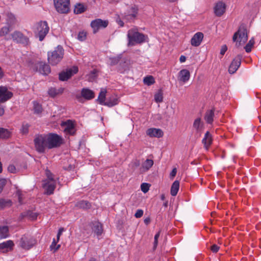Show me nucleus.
I'll use <instances>...</instances> for the list:
<instances>
[{
    "label": "nucleus",
    "instance_id": "obj_1",
    "mask_svg": "<svg viewBox=\"0 0 261 261\" xmlns=\"http://www.w3.org/2000/svg\"><path fill=\"white\" fill-rule=\"evenodd\" d=\"M128 39L127 45L134 46L137 44H142L145 42L148 39L147 35L140 33L137 28L129 29L127 34Z\"/></svg>",
    "mask_w": 261,
    "mask_h": 261
},
{
    "label": "nucleus",
    "instance_id": "obj_2",
    "mask_svg": "<svg viewBox=\"0 0 261 261\" xmlns=\"http://www.w3.org/2000/svg\"><path fill=\"white\" fill-rule=\"evenodd\" d=\"M233 41L236 42V45L239 46L245 43L248 40L247 31L244 24H241L232 37Z\"/></svg>",
    "mask_w": 261,
    "mask_h": 261
},
{
    "label": "nucleus",
    "instance_id": "obj_3",
    "mask_svg": "<svg viewBox=\"0 0 261 261\" xmlns=\"http://www.w3.org/2000/svg\"><path fill=\"white\" fill-rule=\"evenodd\" d=\"M64 56L63 47L58 45L52 51L48 52V61L51 65H56L62 59Z\"/></svg>",
    "mask_w": 261,
    "mask_h": 261
},
{
    "label": "nucleus",
    "instance_id": "obj_4",
    "mask_svg": "<svg viewBox=\"0 0 261 261\" xmlns=\"http://www.w3.org/2000/svg\"><path fill=\"white\" fill-rule=\"evenodd\" d=\"M49 28L46 21H40L38 22L35 28L34 32L36 36L39 37V41H42L46 36Z\"/></svg>",
    "mask_w": 261,
    "mask_h": 261
},
{
    "label": "nucleus",
    "instance_id": "obj_5",
    "mask_svg": "<svg viewBox=\"0 0 261 261\" xmlns=\"http://www.w3.org/2000/svg\"><path fill=\"white\" fill-rule=\"evenodd\" d=\"M34 144L36 150L40 153L44 152L48 148L46 135L44 134L36 135L34 139Z\"/></svg>",
    "mask_w": 261,
    "mask_h": 261
},
{
    "label": "nucleus",
    "instance_id": "obj_6",
    "mask_svg": "<svg viewBox=\"0 0 261 261\" xmlns=\"http://www.w3.org/2000/svg\"><path fill=\"white\" fill-rule=\"evenodd\" d=\"M46 135L48 149L57 147L62 144V138L56 134H49Z\"/></svg>",
    "mask_w": 261,
    "mask_h": 261
},
{
    "label": "nucleus",
    "instance_id": "obj_7",
    "mask_svg": "<svg viewBox=\"0 0 261 261\" xmlns=\"http://www.w3.org/2000/svg\"><path fill=\"white\" fill-rule=\"evenodd\" d=\"M36 243V240L31 236L29 234L23 235L20 241V246L25 250H29Z\"/></svg>",
    "mask_w": 261,
    "mask_h": 261
},
{
    "label": "nucleus",
    "instance_id": "obj_8",
    "mask_svg": "<svg viewBox=\"0 0 261 261\" xmlns=\"http://www.w3.org/2000/svg\"><path fill=\"white\" fill-rule=\"evenodd\" d=\"M57 11L61 13H66L69 10L70 0H54Z\"/></svg>",
    "mask_w": 261,
    "mask_h": 261
},
{
    "label": "nucleus",
    "instance_id": "obj_9",
    "mask_svg": "<svg viewBox=\"0 0 261 261\" xmlns=\"http://www.w3.org/2000/svg\"><path fill=\"white\" fill-rule=\"evenodd\" d=\"M76 99L79 102H82L83 98L89 100L94 97V93L88 88H83L81 91V94H77L75 95Z\"/></svg>",
    "mask_w": 261,
    "mask_h": 261
},
{
    "label": "nucleus",
    "instance_id": "obj_10",
    "mask_svg": "<svg viewBox=\"0 0 261 261\" xmlns=\"http://www.w3.org/2000/svg\"><path fill=\"white\" fill-rule=\"evenodd\" d=\"M109 23L108 20H103L101 19H96L91 22V27L93 29V33H96L100 29L106 28Z\"/></svg>",
    "mask_w": 261,
    "mask_h": 261
},
{
    "label": "nucleus",
    "instance_id": "obj_11",
    "mask_svg": "<svg viewBox=\"0 0 261 261\" xmlns=\"http://www.w3.org/2000/svg\"><path fill=\"white\" fill-rule=\"evenodd\" d=\"M12 38L14 41L21 43L24 45H27L29 43V38L19 31H15L12 34Z\"/></svg>",
    "mask_w": 261,
    "mask_h": 261
},
{
    "label": "nucleus",
    "instance_id": "obj_12",
    "mask_svg": "<svg viewBox=\"0 0 261 261\" xmlns=\"http://www.w3.org/2000/svg\"><path fill=\"white\" fill-rule=\"evenodd\" d=\"M33 69L36 71H39L43 75H47L50 72L49 66L43 62H39L36 63Z\"/></svg>",
    "mask_w": 261,
    "mask_h": 261
},
{
    "label": "nucleus",
    "instance_id": "obj_13",
    "mask_svg": "<svg viewBox=\"0 0 261 261\" xmlns=\"http://www.w3.org/2000/svg\"><path fill=\"white\" fill-rule=\"evenodd\" d=\"M242 56L238 55L232 61L228 69V72L230 74L234 73L240 67L241 63Z\"/></svg>",
    "mask_w": 261,
    "mask_h": 261
},
{
    "label": "nucleus",
    "instance_id": "obj_14",
    "mask_svg": "<svg viewBox=\"0 0 261 261\" xmlns=\"http://www.w3.org/2000/svg\"><path fill=\"white\" fill-rule=\"evenodd\" d=\"M13 96V93L9 91L6 87H0V102H4L10 99Z\"/></svg>",
    "mask_w": 261,
    "mask_h": 261
},
{
    "label": "nucleus",
    "instance_id": "obj_15",
    "mask_svg": "<svg viewBox=\"0 0 261 261\" xmlns=\"http://www.w3.org/2000/svg\"><path fill=\"white\" fill-rule=\"evenodd\" d=\"M62 126H64V132L67 134L73 135L75 133L74 125L72 122L68 120L66 122L62 123Z\"/></svg>",
    "mask_w": 261,
    "mask_h": 261
},
{
    "label": "nucleus",
    "instance_id": "obj_16",
    "mask_svg": "<svg viewBox=\"0 0 261 261\" xmlns=\"http://www.w3.org/2000/svg\"><path fill=\"white\" fill-rule=\"evenodd\" d=\"M203 38V34L201 32H197L194 34L191 40V44L193 46H198L200 45Z\"/></svg>",
    "mask_w": 261,
    "mask_h": 261
},
{
    "label": "nucleus",
    "instance_id": "obj_17",
    "mask_svg": "<svg viewBox=\"0 0 261 261\" xmlns=\"http://www.w3.org/2000/svg\"><path fill=\"white\" fill-rule=\"evenodd\" d=\"M14 244L12 241L8 240L0 243V252L6 253L12 250Z\"/></svg>",
    "mask_w": 261,
    "mask_h": 261
},
{
    "label": "nucleus",
    "instance_id": "obj_18",
    "mask_svg": "<svg viewBox=\"0 0 261 261\" xmlns=\"http://www.w3.org/2000/svg\"><path fill=\"white\" fill-rule=\"evenodd\" d=\"M226 5L222 2L217 3L214 7V13L217 16H221L225 11Z\"/></svg>",
    "mask_w": 261,
    "mask_h": 261
},
{
    "label": "nucleus",
    "instance_id": "obj_19",
    "mask_svg": "<svg viewBox=\"0 0 261 261\" xmlns=\"http://www.w3.org/2000/svg\"><path fill=\"white\" fill-rule=\"evenodd\" d=\"M146 134L150 137L160 138L163 136V132L159 128H150L146 130Z\"/></svg>",
    "mask_w": 261,
    "mask_h": 261
},
{
    "label": "nucleus",
    "instance_id": "obj_20",
    "mask_svg": "<svg viewBox=\"0 0 261 261\" xmlns=\"http://www.w3.org/2000/svg\"><path fill=\"white\" fill-rule=\"evenodd\" d=\"M193 127L195 129L196 133L200 136L204 127L203 123L201 121L200 118H197L194 120Z\"/></svg>",
    "mask_w": 261,
    "mask_h": 261
},
{
    "label": "nucleus",
    "instance_id": "obj_21",
    "mask_svg": "<svg viewBox=\"0 0 261 261\" xmlns=\"http://www.w3.org/2000/svg\"><path fill=\"white\" fill-rule=\"evenodd\" d=\"M190 76V73L189 71L187 69H182L179 71L178 79L179 81L186 83L189 80Z\"/></svg>",
    "mask_w": 261,
    "mask_h": 261
},
{
    "label": "nucleus",
    "instance_id": "obj_22",
    "mask_svg": "<svg viewBox=\"0 0 261 261\" xmlns=\"http://www.w3.org/2000/svg\"><path fill=\"white\" fill-rule=\"evenodd\" d=\"M153 161L151 159H146L142 164V166L140 168L141 173L145 172L149 170L153 165Z\"/></svg>",
    "mask_w": 261,
    "mask_h": 261
},
{
    "label": "nucleus",
    "instance_id": "obj_23",
    "mask_svg": "<svg viewBox=\"0 0 261 261\" xmlns=\"http://www.w3.org/2000/svg\"><path fill=\"white\" fill-rule=\"evenodd\" d=\"M92 229L98 237L102 234L103 231L102 224L99 222H93Z\"/></svg>",
    "mask_w": 261,
    "mask_h": 261
},
{
    "label": "nucleus",
    "instance_id": "obj_24",
    "mask_svg": "<svg viewBox=\"0 0 261 261\" xmlns=\"http://www.w3.org/2000/svg\"><path fill=\"white\" fill-rule=\"evenodd\" d=\"M138 13V9L136 7H132L130 11L127 13H125L124 18L127 20L134 19Z\"/></svg>",
    "mask_w": 261,
    "mask_h": 261
},
{
    "label": "nucleus",
    "instance_id": "obj_25",
    "mask_svg": "<svg viewBox=\"0 0 261 261\" xmlns=\"http://www.w3.org/2000/svg\"><path fill=\"white\" fill-rule=\"evenodd\" d=\"M214 109L208 110L204 115V119L208 124H212L214 121Z\"/></svg>",
    "mask_w": 261,
    "mask_h": 261
},
{
    "label": "nucleus",
    "instance_id": "obj_26",
    "mask_svg": "<svg viewBox=\"0 0 261 261\" xmlns=\"http://www.w3.org/2000/svg\"><path fill=\"white\" fill-rule=\"evenodd\" d=\"M43 187L46 190V193L47 195H51L54 193L56 187L55 182V181H51L50 182H47L43 185Z\"/></svg>",
    "mask_w": 261,
    "mask_h": 261
},
{
    "label": "nucleus",
    "instance_id": "obj_27",
    "mask_svg": "<svg viewBox=\"0 0 261 261\" xmlns=\"http://www.w3.org/2000/svg\"><path fill=\"white\" fill-rule=\"evenodd\" d=\"M91 204L86 200L79 201L75 204V206L77 208H81L83 210L89 209L91 207Z\"/></svg>",
    "mask_w": 261,
    "mask_h": 261
},
{
    "label": "nucleus",
    "instance_id": "obj_28",
    "mask_svg": "<svg viewBox=\"0 0 261 261\" xmlns=\"http://www.w3.org/2000/svg\"><path fill=\"white\" fill-rule=\"evenodd\" d=\"M202 142L206 148L211 145L212 142V135L209 132H206L205 134L204 137L202 139Z\"/></svg>",
    "mask_w": 261,
    "mask_h": 261
},
{
    "label": "nucleus",
    "instance_id": "obj_29",
    "mask_svg": "<svg viewBox=\"0 0 261 261\" xmlns=\"http://www.w3.org/2000/svg\"><path fill=\"white\" fill-rule=\"evenodd\" d=\"M72 70L69 69L66 72L63 71L59 74V80L62 81H65L69 79L72 75Z\"/></svg>",
    "mask_w": 261,
    "mask_h": 261
},
{
    "label": "nucleus",
    "instance_id": "obj_30",
    "mask_svg": "<svg viewBox=\"0 0 261 261\" xmlns=\"http://www.w3.org/2000/svg\"><path fill=\"white\" fill-rule=\"evenodd\" d=\"M179 182L177 180H175L172 184L171 187L170 193L172 196H175L177 195L179 190Z\"/></svg>",
    "mask_w": 261,
    "mask_h": 261
},
{
    "label": "nucleus",
    "instance_id": "obj_31",
    "mask_svg": "<svg viewBox=\"0 0 261 261\" xmlns=\"http://www.w3.org/2000/svg\"><path fill=\"white\" fill-rule=\"evenodd\" d=\"M9 237V228L7 226H0V239Z\"/></svg>",
    "mask_w": 261,
    "mask_h": 261
},
{
    "label": "nucleus",
    "instance_id": "obj_32",
    "mask_svg": "<svg viewBox=\"0 0 261 261\" xmlns=\"http://www.w3.org/2000/svg\"><path fill=\"white\" fill-rule=\"evenodd\" d=\"M86 10V8L82 4H76L75 5L74 12L75 14H79L84 12Z\"/></svg>",
    "mask_w": 261,
    "mask_h": 261
},
{
    "label": "nucleus",
    "instance_id": "obj_33",
    "mask_svg": "<svg viewBox=\"0 0 261 261\" xmlns=\"http://www.w3.org/2000/svg\"><path fill=\"white\" fill-rule=\"evenodd\" d=\"M119 100L117 97H110L105 103V105L109 107H113L118 103Z\"/></svg>",
    "mask_w": 261,
    "mask_h": 261
},
{
    "label": "nucleus",
    "instance_id": "obj_34",
    "mask_svg": "<svg viewBox=\"0 0 261 261\" xmlns=\"http://www.w3.org/2000/svg\"><path fill=\"white\" fill-rule=\"evenodd\" d=\"M63 91V89H60L57 90L55 88H50L48 90V94L50 96L54 97L58 94L62 93Z\"/></svg>",
    "mask_w": 261,
    "mask_h": 261
},
{
    "label": "nucleus",
    "instance_id": "obj_35",
    "mask_svg": "<svg viewBox=\"0 0 261 261\" xmlns=\"http://www.w3.org/2000/svg\"><path fill=\"white\" fill-rule=\"evenodd\" d=\"M10 135L11 133L8 129L0 127V139H7Z\"/></svg>",
    "mask_w": 261,
    "mask_h": 261
},
{
    "label": "nucleus",
    "instance_id": "obj_36",
    "mask_svg": "<svg viewBox=\"0 0 261 261\" xmlns=\"http://www.w3.org/2000/svg\"><path fill=\"white\" fill-rule=\"evenodd\" d=\"M106 90L102 89L99 94V96L97 100L99 101L100 104L105 105V100L106 98Z\"/></svg>",
    "mask_w": 261,
    "mask_h": 261
},
{
    "label": "nucleus",
    "instance_id": "obj_37",
    "mask_svg": "<svg viewBox=\"0 0 261 261\" xmlns=\"http://www.w3.org/2000/svg\"><path fill=\"white\" fill-rule=\"evenodd\" d=\"M143 82L145 85L150 86L155 83V80L152 76L148 75L144 78Z\"/></svg>",
    "mask_w": 261,
    "mask_h": 261
},
{
    "label": "nucleus",
    "instance_id": "obj_38",
    "mask_svg": "<svg viewBox=\"0 0 261 261\" xmlns=\"http://www.w3.org/2000/svg\"><path fill=\"white\" fill-rule=\"evenodd\" d=\"M11 205V201L10 200H5L4 199H0V210L4 208L6 206H10Z\"/></svg>",
    "mask_w": 261,
    "mask_h": 261
},
{
    "label": "nucleus",
    "instance_id": "obj_39",
    "mask_svg": "<svg viewBox=\"0 0 261 261\" xmlns=\"http://www.w3.org/2000/svg\"><path fill=\"white\" fill-rule=\"evenodd\" d=\"M33 108H34V113L35 114H40L42 111V108L40 104H39L38 102L34 101L33 102Z\"/></svg>",
    "mask_w": 261,
    "mask_h": 261
},
{
    "label": "nucleus",
    "instance_id": "obj_40",
    "mask_svg": "<svg viewBox=\"0 0 261 261\" xmlns=\"http://www.w3.org/2000/svg\"><path fill=\"white\" fill-rule=\"evenodd\" d=\"M154 100L156 102H162L163 100V92L161 90H160L154 95Z\"/></svg>",
    "mask_w": 261,
    "mask_h": 261
},
{
    "label": "nucleus",
    "instance_id": "obj_41",
    "mask_svg": "<svg viewBox=\"0 0 261 261\" xmlns=\"http://www.w3.org/2000/svg\"><path fill=\"white\" fill-rule=\"evenodd\" d=\"M254 44V40L253 38H251L248 43L245 46L244 48L247 53H250L251 51L252 47Z\"/></svg>",
    "mask_w": 261,
    "mask_h": 261
},
{
    "label": "nucleus",
    "instance_id": "obj_42",
    "mask_svg": "<svg viewBox=\"0 0 261 261\" xmlns=\"http://www.w3.org/2000/svg\"><path fill=\"white\" fill-rule=\"evenodd\" d=\"M140 164V162L139 160L135 159L131 162V163L129 164V166L132 167V168L135 169V168L139 167Z\"/></svg>",
    "mask_w": 261,
    "mask_h": 261
},
{
    "label": "nucleus",
    "instance_id": "obj_43",
    "mask_svg": "<svg viewBox=\"0 0 261 261\" xmlns=\"http://www.w3.org/2000/svg\"><path fill=\"white\" fill-rule=\"evenodd\" d=\"M11 30L10 29L9 27H3L0 31V36H5L9 33Z\"/></svg>",
    "mask_w": 261,
    "mask_h": 261
},
{
    "label": "nucleus",
    "instance_id": "obj_44",
    "mask_svg": "<svg viewBox=\"0 0 261 261\" xmlns=\"http://www.w3.org/2000/svg\"><path fill=\"white\" fill-rule=\"evenodd\" d=\"M120 57H116L113 58H110V64L111 66L115 65H116L119 61H120Z\"/></svg>",
    "mask_w": 261,
    "mask_h": 261
},
{
    "label": "nucleus",
    "instance_id": "obj_45",
    "mask_svg": "<svg viewBox=\"0 0 261 261\" xmlns=\"http://www.w3.org/2000/svg\"><path fill=\"white\" fill-rule=\"evenodd\" d=\"M30 125L28 123H23L22 125L21 129V133L23 134H27L29 132V128Z\"/></svg>",
    "mask_w": 261,
    "mask_h": 261
},
{
    "label": "nucleus",
    "instance_id": "obj_46",
    "mask_svg": "<svg viewBox=\"0 0 261 261\" xmlns=\"http://www.w3.org/2000/svg\"><path fill=\"white\" fill-rule=\"evenodd\" d=\"M58 242V241H57V240L56 241V240L55 239H54L51 245L50 246V248L51 250L54 249L55 251H56L60 248V245H57V243Z\"/></svg>",
    "mask_w": 261,
    "mask_h": 261
},
{
    "label": "nucleus",
    "instance_id": "obj_47",
    "mask_svg": "<svg viewBox=\"0 0 261 261\" xmlns=\"http://www.w3.org/2000/svg\"><path fill=\"white\" fill-rule=\"evenodd\" d=\"M141 189L144 193H146L149 189V185L147 183H143L141 185Z\"/></svg>",
    "mask_w": 261,
    "mask_h": 261
},
{
    "label": "nucleus",
    "instance_id": "obj_48",
    "mask_svg": "<svg viewBox=\"0 0 261 261\" xmlns=\"http://www.w3.org/2000/svg\"><path fill=\"white\" fill-rule=\"evenodd\" d=\"M7 184V180L5 178H0V194L2 192L4 187Z\"/></svg>",
    "mask_w": 261,
    "mask_h": 261
},
{
    "label": "nucleus",
    "instance_id": "obj_49",
    "mask_svg": "<svg viewBox=\"0 0 261 261\" xmlns=\"http://www.w3.org/2000/svg\"><path fill=\"white\" fill-rule=\"evenodd\" d=\"M86 38V33L82 31L79 32L78 36H77V39L80 41H84Z\"/></svg>",
    "mask_w": 261,
    "mask_h": 261
},
{
    "label": "nucleus",
    "instance_id": "obj_50",
    "mask_svg": "<svg viewBox=\"0 0 261 261\" xmlns=\"http://www.w3.org/2000/svg\"><path fill=\"white\" fill-rule=\"evenodd\" d=\"M46 175L47 177V178L50 181H54V175L51 173V172L49 170L46 171Z\"/></svg>",
    "mask_w": 261,
    "mask_h": 261
},
{
    "label": "nucleus",
    "instance_id": "obj_51",
    "mask_svg": "<svg viewBox=\"0 0 261 261\" xmlns=\"http://www.w3.org/2000/svg\"><path fill=\"white\" fill-rule=\"evenodd\" d=\"M143 215V211L142 210L139 209L137 211L135 214V216L137 218H141Z\"/></svg>",
    "mask_w": 261,
    "mask_h": 261
},
{
    "label": "nucleus",
    "instance_id": "obj_52",
    "mask_svg": "<svg viewBox=\"0 0 261 261\" xmlns=\"http://www.w3.org/2000/svg\"><path fill=\"white\" fill-rule=\"evenodd\" d=\"M27 215L31 218L33 220L36 219L37 217V213L31 211H29L27 213Z\"/></svg>",
    "mask_w": 261,
    "mask_h": 261
},
{
    "label": "nucleus",
    "instance_id": "obj_53",
    "mask_svg": "<svg viewBox=\"0 0 261 261\" xmlns=\"http://www.w3.org/2000/svg\"><path fill=\"white\" fill-rule=\"evenodd\" d=\"M16 195L18 196L19 202L21 204L22 202V193L20 190H17L16 192Z\"/></svg>",
    "mask_w": 261,
    "mask_h": 261
},
{
    "label": "nucleus",
    "instance_id": "obj_54",
    "mask_svg": "<svg viewBox=\"0 0 261 261\" xmlns=\"http://www.w3.org/2000/svg\"><path fill=\"white\" fill-rule=\"evenodd\" d=\"M160 232H158L154 236V247L155 248L158 245V238L160 237Z\"/></svg>",
    "mask_w": 261,
    "mask_h": 261
},
{
    "label": "nucleus",
    "instance_id": "obj_55",
    "mask_svg": "<svg viewBox=\"0 0 261 261\" xmlns=\"http://www.w3.org/2000/svg\"><path fill=\"white\" fill-rule=\"evenodd\" d=\"M211 249L213 252L216 253L218 251L219 247L216 244H214L211 246Z\"/></svg>",
    "mask_w": 261,
    "mask_h": 261
},
{
    "label": "nucleus",
    "instance_id": "obj_56",
    "mask_svg": "<svg viewBox=\"0 0 261 261\" xmlns=\"http://www.w3.org/2000/svg\"><path fill=\"white\" fill-rule=\"evenodd\" d=\"M8 170L11 173H14L16 170L15 167L13 165H10L8 167Z\"/></svg>",
    "mask_w": 261,
    "mask_h": 261
},
{
    "label": "nucleus",
    "instance_id": "obj_57",
    "mask_svg": "<svg viewBox=\"0 0 261 261\" xmlns=\"http://www.w3.org/2000/svg\"><path fill=\"white\" fill-rule=\"evenodd\" d=\"M227 47L226 45H223V46H222L221 50H220V54L222 56H223L225 54V52L227 51Z\"/></svg>",
    "mask_w": 261,
    "mask_h": 261
},
{
    "label": "nucleus",
    "instance_id": "obj_58",
    "mask_svg": "<svg viewBox=\"0 0 261 261\" xmlns=\"http://www.w3.org/2000/svg\"><path fill=\"white\" fill-rule=\"evenodd\" d=\"M63 230H64V228H60L59 229L58 232V234H57V241H59V240H60V237L61 235L62 234Z\"/></svg>",
    "mask_w": 261,
    "mask_h": 261
},
{
    "label": "nucleus",
    "instance_id": "obj_59",
    "mask_svg": "<svg viewBox=\"0 0 261 261\" xmlns=\"http://www.w3.org/2000/svg\"><path fill=\"white\" fill-rule=\"evenodd\" d=\"M176 172H177L176 168H173L170 173L171 177L173 178L176 175Z\"/></svg>",
    "mask_w": 261,
    "mask_h": 261
},
{
    "label": "nucleus",
    "instance_id": "obj_60",
    "mask_svg": "<svg viewBox=\"0 0 261 261\" xmlns=\"http://www.w3.org/2000/svg\"><path fill=\"white\" fill-rule=\"evenodd\" d=\"M74 168V166L72 165H68L67 167H64V169L65 170H72V169H73Z\"/></svg>",
    "mask_w": 261,
    "mask_h": 261
},
{
    "label": "nucleus",
    "instance_id": "obj_61",
    "mask_svg": "<svg viewBox=\"0 0 261 261\" xmlns=\"http://www.w3.org/2000/svg\"><path fill=\"white\" fill-rule=\"evenodd\" d=\"M72 70L71 73L72 75L78 72V68L77 67H73L72 69H70Z\"/></svg>",
    "mask_w": 261,
    "mask_h": 261
},
{
    "label": "nucleus",
    "instance_id": "obj_62",
    "mask_svg": "<svg viewBox=\"0 0 261 261\" xmlns=\"http://www.w3.org/2000/svg\"><path fill=\"white\" fill-rule=\"evenodd\" d=\"M186 60V57L185 56H181L179 58V61L181 63L185 62Z\"/></svg>",
    "mask_w": 261,
    "mask_h": 261
},
{
    "label": "nucleus",
    "instance_id": "obj_63",
    "mask_svg": "<svg viewBox=\"0 0 261 261\" xmlns=\"http://www.w3.org/2000/svg\"><path fill=\"white\" fill-rule=\"evenodd\" d=\"M144 222L146 225H148L150 222V219L149 217L146 218L144 220Z\"/></svg>",
    "mask_w": 261,
    "mask_h": 261
},
{
    "label": "nucleus",
    "instance_id": "obj_64",
    "mask_svg": "<svg viewBox=\"0 0 261 261\" xmlns=\"http://www.w3.org/2000/svg\"><path fill=\"white\" fill-rule=\"evenodd\" d=\"M117 22L121 27H123L124 25L123 22L121 20H117Z\"/></svg>",
    "mask_w": 261,
    "mask_h": 261
}]
</instances>
